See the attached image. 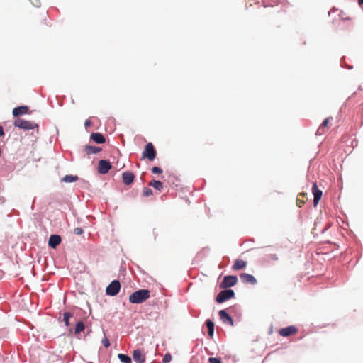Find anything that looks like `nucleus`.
I'll list each match as a JSON object with an SVG mask.
<instances>
[{"label": "nucleus", "instance_id": "1", "mask_svg": "<svg viewBox=\"0 0 363 363\" xmlns=\"http://www.w3.org/2000/svg\"><path fill=\"white\" fill-rule=\"evenodd\" d=\"M150 297V291L147 289H140L129 296V301L131 303H142Z\"/></svg>", "mask_w": 363, "mask_h": 363}, {"label": "nucleus", "instance_id": "2", "mask_svg": "<svg viewBox=\"0 0 363 363\" xmlns=\"http://www.w3.org/2000/svg\"><path fill=\"white\" fill-rule=\"evenodd\" d=\"M157 156L156 150L152 143H148L144 148L142 153V159H147L149 161H153Z\"/></svg>", "mask_w": 363, "mask_h": 363}, {"label": "nucleus", "instance_id": "3", "mask_svg": "<svg viewBox=\"0 0 363 363\" xmlns=\"http://www.w3.org/2000/svg\"><path fill=\"white\" fill-rule=\"evenodd\" d=\"M14 125L24 130H31L38 127V125L35 123L21 118H18L14 121Z\"/></svg>", "mask_w": 363, "mask_h": 363}, {"label": "nucleus", "instance_id": "4", "mask_svg": "<svg viewBox=\"0 0 363 363\" xmlns=\"http://www.w3.org/2000/svg\"><path fill=\"white\" fill-rule=\"evenodd\" d=\"M234 295V291L232 289L221 291L216 296V301L220 303H223L225 301L233 298Z\"/></svg>", "mask_w": 363, "mask_h": 363}, {"label": "nucleus", "instance_id": "5", "mask_svg": "<svg viewBox=\"0 0 363 363\" xmlns=\"http://www.w3.org/2000/svg\"><path fill=\"white\" fill-rule=\"evenodd\" d=\"M120 289V282L117 280H114L106 287V293L107 295L113 296L119 292Z\"/></svg>", "mask_w": 363, "mask_h": 363}, {"label": "nucleus", "instance_id": "6", "mask_svg": "<svg viewBox=\"0 0 363 363\" xmlns=\"http://www.w3.org/2000/svg\"><path fill=\"white\" fill-rule=\"evenodd\" d=\"M238 281V278L236 276H225L223 278V280L222 281L220 284V286L223 288H228L233 286L236 284Z\"/></svg>", "mask_w": 363, "mask_h": 363}, {"label": "nucleus", "instance_id": "7", "mask_svg": "<svg viewBox=\"0 0 363 363\" xmlns=\"http://www.w3.org/2000/svg\"><path fill=\"white\" fill-rule=\"evenodd\" d=\"M111 168V164L108 160H101L99 162L98 172L100 174H106Z\"/></svg>", "mask_w": 363, "mask_h": 363}, {"label": "nucleus", "instance_id": "8", "mask_svg": "<svg viewBox=\"0 0 363 363\" xmlns=\"http://www.w3.org/2000/svg\"><path fill=\"white\" fill-rule=\"evenodd\" d=\"M312 193L313 194V204L314 206H316L320 200L323 191L318 188V185L316 183H314L312 187Z\"/></svg>", "mask_w": 363, "mask_h": 363}, {"label": "nucleus", "instance_id": "9", "mask_svg": "<svg viewBox=\"0 0 363 363\" xmlns=\"http://www.w3.org/2000/svg\"><path fill=\"white\" fill-rule=\"evenodd\" d=\"M298 332V329L294 325L288 326L284 328H281L279 331V334L283 337H288L291 335L296 334Z\"/></svg>", "mask_w": 363, "mask_h": 363}, {"label": "nucleus", "instance_id": "10", "mask_svg": "<svg viewBox=\"0 0 363 363\" xmlns=\"http://www.w3.org/2000/svg\"><path fill=\"white\" fill-rule=\"evenodd\" d=\"M331 119H332V118L328 117V118H326L323 121V123L320 124V125L318 127V128L317 130L316 135H322L328 131V130L329 128V123Z\"/></svg>", "mask_w": 363, "mask_h": 363}, {"label": "nucleus", "instance_id": "11", "mask_svg": "<svg viewBox=\"0 0 363 363\" xmlns=\"http://www.w3.org/2000/svg\"><path fill=\"white\" fill-rule=\"evenodd\" d=\"M133 358L137 363H143L145 361V356L143 352L139 350H135L133 352Z\"/></svg>", "mask_w": 363, "mask_h": 363}, {"label": "nucleus", "instance_id": "12", "mask_svg": "<svg viewBox=\"0 0 363 363\" xmlns=\"http://www.w3.org/2000/svg\"><path fill=\"white\" fill-rule=\"evenodd\" d=\"M61 241H62V239L60 235H52L49 238L48 245L50 247L55 249L57 247V246L60 244Z\"/></svg>", "mask_w": 363, "mask_h": 363}, {"label": "nucleus", "instance_id": "13", "mask_svg": "<svg viewBox=\"0 0 363 363\" xmlns=\"http://www.w3.org/2000/svg\"><path fill=\"white\" fill-rule=\"evenodd\" d=\"M220 320L230 325H233V318L226 313L225 310H220L218 313Z\"/></svg>", "mask_w": 363, "mask_h": 363}, {"label": "nucleus", "instance_id": "14", "mask_svg": "<svg viewBox=\"0 0 363 363\" xmlns=\"http://www.w3.org/2000/svg\"><path fill=\"white\" fill-rule=\"evenodd\" d=\"M29 111V108L27 106H21L13 109V115L18 117L21 115L27 114Z\"/></svg>", "mask_w": 363, "mask_h": 363}, {"label": "nucleus", "instance_id": "15", "mask_svg": "<svg viewBox=\"0 0 363 363\" xmlns=\"http://www.w3.org/2000/svg\"><path fill=\"white\" fill-rule=\"evenodd\" d=\"M122 178L123 182L125 185H130V184L133 183L135 178V175L131 172L126 171L123 173Z\"/></svg>", "mask_w": 363, "mask_h": 363}, {"label": "nucleus", "instance_id": "16", "mask_svg": "<svg viewBox=\"0 0 363 363\" xmlns=\"http://www.w3.org/2000/svg\"><path fill=\"white\" fill-rule=\"evenodd\" d=\"M307 200H308V197L306 196V194H305L303 192L299 193L298 194L297 199H296V205L298 207H302L306 203Z\"/></svg>", "mask_w": 363, "mask_h": 363}, {"label": "nucleus", "instance_id": "17", "mask_svg": "<svg viewBox=\"0 0 363 363\" xmlns=\"http://www.w3.org/2000/svg\"><path fill=\"white\" fill-rule=\"evenodd\" d=\"M90 138L95 143H99V144L105 143V140H106L104 136L99 133H91Z\"/></svg>", "mask_w": 363, "mask_h": 363}, {"label": "nucleus", "instance_id": "18", "mask_svg": "<svg viewBox=\"0 0 363 363\" xmlns=\"http://www.w3.org/2000/svg\"><path fill=\"white\" fill-rule=\"evenodd\" d=\"M84 150L87 155H91L99 152L101 150V149L96 146L86 145L84 147Z\"/></svg>", "mask_w": 363, "mask_h": 363}, {"label": "nucleus", "instance_id": "19", "mask_svg": "<svg viewBox=\"0 0 363 363\" xmlns=\"http://www.w3.org/2000/svg\"><path fill=\"white\" fill-rule=\"evenodd\" d=\"M246 266H247L246 262L241 260V259H238L235 262V263L233 266V269L235 270H239V269H242L245 268Z\"/></svg>", "mask_w": 363, "mask_h": 363}, {"label": "nucleus", "instance_id": "20", "mask_svg": "<svg viewBox=\"0 0 363 363\" xmlns=\"http://www.w3.org/2000/svg\"><path fill=\"white\" fill-rule=\"evenodd\" d=\"M206 326L208 328V336L212 338L214 334V323L211 320H207L206 321Z\"/></svg>", "mask_w": 363, "mask_h": 363}, {"label": "nucleus", "instance_id": "21", "mask_svg": "<svg viewBox=\"0 0 363 363\" xmlns=\"http://www.w3.org/2000/svg\"><path fill=\"white\" fill-rule=\"evenodd\" d=\"M149 186H152L153 188H155V189H157L158 191H162L163 189V184L161 182L157 181V180L151 181L149 183Z\"/></svg>", "mask_w": 363, "mask_h": 363}, {"label": "nucleus", "instance_id": "22", "mask_svg": "<svg viewBox=\"0 0 363 363\" xmlns=\"http://www.w3.org/2000/svg\"><path fill=\"white\" fill-rule=\"evenodd\" d=\"M77 179H78L77 176L66 175L62 178V181L64 182L70 183V182H76Z\"/></svg>", "mask_w": 363, "mask_h": 363}, {"label": "nucleus", "instance_id": "23", "mask_svg": "<svg viewBox=\"0 0 363 363\" xmlns=\"http://www.w3.org/2000/svg\"><path fill=\"white\" fill-rule=\"evenodd\" d=\"M118 357L121 360V362H122L123 363H131L132 362L131 358L126 354H119L118 355Z\"/></svg>", "mask_w": 363, "mask_h": 363}, {"label": "nucleus", "instance_id": "24", "mask_svg": "<svg viewBox=\"0 0 363 363\" xmlns=\"http://www.w3.org/2000/svg\"><path fill=\"white\" fill-rule=\"evenodd\" d=\"M84 329V324L82 321H79L76 324L74 333L78 334L80 332L83 331Z\"/></svg>", "mask_w": 363, "mask_h": 363}, {"label": "nucleus", "instance_id": "25", "mask_svg": "<svg viewBox=\"0 0 363 363\" xmlns=\"http://www.w3.org/2000/svg\"><path fill=\"white\" fill-rule=\"evenodd\" d=\"M73 315L69 312H66L63 314V320L66 326L69 325V318H72Z\"/></svg>", "mask_w": 363, "mask_h": 363}, {"label": "nucleus", "instance_id": "26", "mask_svg": "<svg viewBox=\"0 0 363 363\" xmlns=\"http://www.w3.org/2000/svg\"><path fill=\"white\" fill-rule=\"evenodd\" d=\"M143 196L147 197L152 195V191L150 188L145 187L143 191Z\"/></svg>", "mask_w": 363, "mask_h": 363}, {"label": "nucleus", "instance_id": "27", "mask_svg": "<svg viewBox=\"0 0 363 363\" xmlns=\"http://www.w3.org/2000/svg\"><path fill=\"white\" fill-rule=\"evenodd\" d=\"M240 279L243 282L248 283L250 282V274H242L240 275Z\"/></svg>", "mask_w": 363, "mask_h": 363}, {"label": "nucleus", "instance_id": "28", "mask_svg": "<svg viewBox=\"0 0 363 363\" xmlns=\"http://www.w3.org/2000/svg\"><path fill=\"white\" fill-rule=\"evenodd\" d=\"M172 360V356L169 353H167L164 355L162 362L163 363H169Z\"/></svg>", "mask_w": 363, "mask_h": 363}, {"label": "nucleus", "instance_id": "29", "mask_svg": "<svg viewBox=\"0 0 363 363\" xmlns=\"http://www.w3.org/2000/svg\"><path fill=\"white\" fill-rule=\"evenodd\" d=\"M153 174H161L162 173V169L158 167H153L151 169Z\"/></svg>", "mask_w": 363, "mask_h": 363}, {"label": "nucleus", "instance_id": "30", "mask_svg": "<svg viewBox=\"0 0 363 363\" xmlns=\"http://www.w3.org/2000/svg\"><path fill=\"white\" fill-rule=\"evenodd\" d=\"M208 362L209 363H222L221 359L216 357H210Z\"/></svg>", "mask_w": 363, "mask_h": 363}, {"label": "nucleus", "instance_id": "31", "mask_svg": "<svg viewBox=\"0 0 363 363\" xmlns=\"http://www.w3.org/2000/svg\"><path fill=\"white\" fill-rule=\"evenodd\" d=\"M74 233L76 234V235H82L83 233H84V230L82 228H74Z\"/></svg>", "mask_w": 363, "mask_h": 363}, {"label": "nucleus", "instance_id": "32", "mask_svg": "<svg viewBox=\"0 0 363 363\" xmlns=\"http://www.w3.org/2000/svg\"><path fill=\"white\" fill-rule=\"evenodd\" d=\"M102 343L104 346L106 348H108L110 346V342L107 338H105L102 340Z\"/></svg>", "mask_w": 363, "mask_h": 363}, {"label": "nucleus", "instance_id": "33", "mask_svg": "<svg viewBox=\"0 0 363 363\" xmlns=\"http://www.w3.org/2000/svg\"><path fill=\"white\" fill-rule=\"evenodd\" d=\"M84 125L86 128L89 127L91 125V121L89 119H87L84 122Z\"/></svg>", "mask_w": 363, "mask_h": 363}, {"label": "nucleus", "instance_id": "34", "mask_svg": "<svg viewBox=\"0 0 363 363\" xmlns=\"http://www.w3.org/2000/svg\"><path fill=\"white\" fill-rule=\"evenodd\" d=\"M256 283H257L256 279L253 276L251 275V284H255Z\"/></svg>", "mask_w": 363, "mask_h": 363}, {"label": "nucleus", "instance_id": "35", "mask_svg": "<svg viewBox=\"0 0 363 363\" xmlns=\"http://www.w3.org/2000/svg\"><path fill=\"white\" fill-rule=\"evenodd\" d=\"M340 16H341V18H342L347 19V20H348V19H350V18H349V17H345V14L343 12H341V13H340Z\"/></svg>", "mask_w": 363, "mask_h": 363}, {"label": "nucleus", "instance_id": "36", "mask_svg": "<svg viewBox=\"0 0 363 363\" xmlns=\"http://www.w3.org/2000/svg\"><path fill=\"white\" fill-rule=\"evenodd\" d=\"M4 135V129L0 126V137Z\"/></svg>", "mask_w": 363, "mask_h": 363}, {"label": "nucleus", "instance_id": "37", "mask_svg": "<svg viewBox=\"0 0 363 363\" xmlns=\"http://www.w3.org/2000/svg\"><path fill=\"white\" fill-rule=\"evenodd\" d=\"M358 3L359 5H362L363 4V0H358Z\"/></svg>", "mask_w": 363, "mask_h": 363}, {"label": "nucleus", "instance_id": "38", "mask_svg": "<svg viewBox=\"0 0 363 363\" xmlns=\"http://www.w3.org/2000/svg\"><path fill=\"white\" fill-rule=\"evenodd\" d=\"M272 258L274 259H277V257H275V255H273V257H272Z\"/></svg>", "mask_w": 363, "mask_h": 363}]
</instances>
